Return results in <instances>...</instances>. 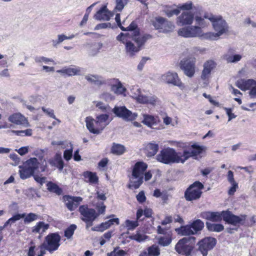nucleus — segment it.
<instances>
[{"instance_id": "6e6d98bb", "label": "nucleus", "mask_w": 256, "mask_h": 256, "mask_svg": "<svg viewBox=\"0 0 256 256\" xmlns=\"http://www.w3.org/2000/svg\"><path fill=\"white\" fill-rule=\"evenodd\" d=\"M256 81L252 79L248 80H244V90H251L254 84H256Z\"/></svg>"}, {"instance_id": "ea45409f", "label": "nucleus", "mask_w": 256, "mask_h": 256, "mask_svg": "<svg viewBox=\"0 0 256 256\" xmlns=\"http://www.w3.org/2000/svg\"><path fill=\"white\" fill-rule=\"evenodd\" d=\"M20 177L22 179L24 180L30 178L31 176L33 175L34 172L32 170L28 168L26 166L24 165V167L19 170Z\"/></svg>"}, {"instance_id": "8fccbe9b", "label": "nucleus", "mask_w": 256, "mask_h": 256, "mask_svg": "<svg viewBox=\"0 0 256 256\" xmlns=\"http://www.w3.org/2000/svg\"><path fill=\"white\" fill-rule=\"evenodd\" d=\"M12 132L18 136H30L32 134V130L27 129L24 130H12Z\"/></svg>"}, {"instance_id": "20e7f679", "label": "nucleus", "mask_w": 256, "mask_h": 256, "mask_svg": "<svg viewBox=\"0 0 256 256\" xmlns=\"http://www.w3.org/2000/svg\"><path fill=\"white\" fill-rule=\"evenodd\" d=\"M148 168L147 164L142 162H138L134 164L132 176L130 178V184L128 186L130 188H138L142 184L144 180V172Z\"/></svg>"}, {"instance_id": "5fc2aeb1", "label": "nucleus", "mask_w": 256, "mask_h": 256, "mask_svg": "<svg viewBox=\"0 0 256 256\" xmlns=\"http://www.w3.org/2000/svg\"><path fill=\"white\" fill-rule=\"evenodd\" d=\"M109 116L107 114H102L96 116V124L100 125L101 124L106 122L108 120Z\"/></svg>"}, {"instance_id": "9d476101", "label": "nucleus", "mask_w": 256, "mask_h": 256, "mask_svg": "<svg viewBox=\"0 0 256 256\" xmlns=\"http://www.w3.org/2000/svg\"><path fill=\"white\" fill-rule=\"evenodd\" d=\"M216 240L212 237H206L197 244L198 250L203 256H206L208 252L215 246Z\"/></svg>"}, {"instance_id": "7c9ffc66", "label": "nucleus", "mask_w": 256, "mask_h": 256, "mask_svg": "<svg viewBox=\"0 0 256 256\" xmlns=\"http://www.w3.org/2000/svg\"><path fill=\"white\" fill-rule=\"evenodd\" d=\"M206 226L209 231L213 232H219L224 230V226L220 224H214L206 222Z\"/></svg>"}, {"instance_id": "39448f33", "label": "nucleus", "mask_w": 256, "mask_h": 256, "mask_svg": "<svg viewBox=\"0 0 256 256\" xmlns=\"http://www.w3.org/2000/svg\"><path fill=\"white\" fill-rule=\"evenodd\" d=\"M134 34L132 37V39L136 45L135 46L133 42L130 41L126 42L125 44L126 53L130 57L134 56L136 53L138 52L146 41L152 38L149 34L142 36L137 32H134Z\"/></svg>"}, {"instance_id": "79ce46f5", "label": "nucleus", "mask_w": 256, "mask_h": 256, "mask_svg": "<svg viewBox=\"0 0 256 256\" xmlns=\"http://www.w3.org/2000/svg\"><path fill=\"white\" fill-rule=\"evenodd\" d=\"M242 56L240 54L230 55L226 54L224 56V60L228 63H235L240 61L242 58Z\"/></svg>"}, {"instance_id": "603ef678", "label": "nucleus", "mask_w": 256, "mask_h": 256, "mask_svg": "<svg viewBox=\"0 0 256 256\" xmlns=\"http://www.w3.org/2000/svg\"><path fill=\"white\" fill-rule=\"evenodd\" d=\"M132 96L136 100L141 94L140 88L137 86H132L130 89Z\"/></svg>"}, {"instance_id": "e2e57ef3", "label": "nucleus", "mask_w": 256, "mask_h": 256, "mask_svg": "<svg viewBox=\"0 0 256 256\" xmlns=\"http://www.w3.org/2000/svg\"><path fill=\"white\" fill-rule=\"evenodd\" d=\"M42 110L44 112H45L50 117L52 118H54L55 120H56V116L54 114V110H52L50 108H46L44 107H42Z\"/></svg>"}, {"instance_id": "e433bc0d", "label": "nucleus", "mask_w": 256, "mask_h": 256, "mask_svg": "<svg viewBox=\"0 0 256 256\" xmlns=\"http://www.w3.org/2000/svg\"><path fill=\"white\" fill-rule=\"evenodd\" d=\"M132 240H134L138 242H141L146 240L148 236L144 234L137 231L136 234H132L129 236Z\"/></svg>"}, {"instance_id": "c03bdc74", "label": "nucleus", "mask_w": 256, "mask_h": 256, "mask_svg": "<svg viewBox=\"0 0 256 256\" xmlns=\"http://www.w3.org/2000/svg\"><path fill=\"white\" fill-rule=\"evenodd\" d=\"M24 224H29L38 219V216L34 213L30 212L28 214H26L24 218Z\"/></svg>"}, {"instance_id": "69168bd1", "label": "nucleus", "mask_w": 256, "mask_h": 256, "mask_svg": "<svg viewBox=\"0 0 256 256\" xmlns=\"http://www.w3.org/2000/svg\"><path fill=\"white\" fill-rule=\"evenodd\" d=\"M24 193L28 198H32L34 196L35 190L32 188H28V189L25 190L24 191Z\"/></svg>"}, {"instance_id": "cd10ccee", "label": "nucleus", "mask_w": 256, "mask_h": 256, "mask_svg": "<svg viewBox=\"0 0 256 256\" xmlns=\"http://www.w3.org/2000/svg\"><path fill=\"white\" fill-rule=\"evenodd\" d=\"M85 78L88 82L98 86L104 83L102 78L98 75L88 74L85 76Z\"/></svg>"}, {"instance_id": "6ab92c4d", "label": "nucleus", "mask_w": 256, "mask_h": 256, "mask_svg": "<svg viewBox=\"0 0 256 256\" xmlns=\"http://www.w3.org/2000/svg\"><path fill=\"white\" fill-rule=\"evenodd\" d=\"M194 14L190 12H183L177 18L176 24L179 26L191 24L194 20Z\"/></svg>"}, {"instance_id": "2f4dec72", "label": "nucleus", "mask_w": 256, "mask_h": 256, "mask_svg": "<svg viewBox=\"0 0 256 256\" xmlns=\"http://www.w3.org/2000/svg\"><path fill=\"white\" fill-rule=\"evenodd\" d=\"M46 186L48 190L50 192L54 193L58 196H60L62 194V189L56 184L52 182H48L46 184Z\"/></svg>"}, {"instance_id": "6e6552de", "label": "nucleus", "mask_w": 256, "mask_h": 256, "mask_svg": "<svg viewBox=\"0 0 256 256\" xmlns=\"http://www.w3.org/2000/svg\"><path fill=\"white\" fill-rule=\"evenodd\" d=\"M195 240L194 237L190 236L179 240L175 246L176 250L180 254L186 256H190L193 250V246L191 242H194Z\"/></svg>"}, {"instance_id": "a18cd8bd", "label": "nucleus", "mask_w": 256, "mask_h": 256, "mask_svg": "<svg viewBox=\"0 0 256 256\" xmlns=\"http://www.w3.org/2000/svg\"><path fill=\"white\" fill-rule=\"evenodd\" d=\"M119 248L118 246L115 248L113 251L108 253V256H124L126 254V252Z\"/></svg>"}, {"instance_id": "37998d69", "label": "nucleus", "mask_w": 256, "mask_h": 256, "mask_svg": "<svg viewBox=\"0 0 256 256\" xmlns=\"http://www.w3.org/2000/svg\"><path fill=\"white\" fill-rule=\"evenodd\" d=\"M152 256H158L160 254V250L158 246L153 244L147 248V252Z\"/></svg>"}, {"instance_id": "4468645a", "label": "nucleus", "mask_w": 256, "mask_h": 256, "mask_svg": "<svg viewBox=\"0 0 256 256\" xmlns=\"http://www.w3.org/2000/svg\"><path fill=\"white\" fill-rule=\"evenodd\" d=\"M196 59L189 58L180 61V69L185 75L189 78L192 77L195 74Z\"/></svg>"}, {"instance_id": "de8ad7c7", "label": "nucleus", "mask_w": 256, "mask_h": 256, "mask_svg": "<svg viewBox=\"0 0 256 256\" xmlns=\"http://www.w3.org/2000/svg\"><path fill=\"white\" fill-rule=\"evenodd\" d=\"M205 19L206 18H204H204L198 16H196L195 17L196 23L198 25V26H200V28H204L209 24V22H206Z\"/></svg>"}, {"instance_id": "3c124183", "label": "nucleus", "mask_w": 256, "mask_h": 256, "mask_svg": "<svg viewBox=\"0 0 256 256\" xmlns=\"http://www.w3.org/2000/svg\"><path fill=\"white\" fill-rule=\"evenodd\" d=\"M138 226V224L136 220L132 221L127 220L125 221V226L128 230H134Z\"/></svg>"}, {"instance_id": "f03ea898", "label": "nucleus", "mask_w": 256, "mask_h": 256, "mask_svg": "<svg viewBox=\"0 0 256 256\" xmlns=\"http://www.w3.org/2000/svg\"><path fill=\"white\" fill-rule=\"evenodd\" d=\"M204 18L210 20L216 32H208L203 34L204 40H215L228 30V26L226 21L221 16H214L211 14H205Z\"/></svg>"}, {"instance_id": "0e129e2a", "label": "nucleus", "mask_w": 256, "mask_h": 256, "mask_svg": "<svg viewBox=\"0 0 256 256\" xmlns=\"http://www.w3.org/2000/svg\"><path fill=\"white\" fill-rule=\"evenodd\" d=\"M137 200L140 203H142L146 200V197L143 191L140 192L136 196Z\"/></svg>"}, {"instance_id": "c756f323", "label": "nucleus", "mask_w": 256, "mask_h": 256, "mask_svg": "<svg viewBox=\"0 0 256 256\" xmlns=\"http://www.w3.org/2000/svg\"><path fill=\"white\" fill-rule=\"evenodd\" d=\"M178 234L182 236H190L194 234L190 224L182 226L176 229Z\"/></svg>"}, {"instance_id": "9b49d317", "label": "nucleus", "mask_w": 256, "mask_h": 256, "mask_svg": "<svg viewBox=\"0 0 256 256\" xmlns=\"http://www.w3.org/2000/svg\"><path fill=\"white\" fill-rule=\"evenodd\" d=\"M152 24L155 29L159 30L160 32L164 33L172 32L174 28V26L172 22L160 16L155 18L152 21Z\"/></svg>"}, {"instance_id": "052dcab7", "label": "nucleus", "mask_w": 256, "mask_h": 256, "mask_svg": "<svg viewBox=\"0 0 256 256\" xmlns=\"http://www.w3.org/2000/svg\"><path fill=\"white\" fill-rule=\"evenodd\" d=\"M106 206L102 202H101L100 203H98L96 205V208L98 210V212H97L98 214V216L100 214H104L106 210Z\"/></svg>"}, {"instance_id": "aec40b11", "label": "nucleus", "mask_w": 256, "mask_h": 256, "mask_svg": "<svg viewBox=\"0 0 256 256\" xmlns=\"http://www.w3.org/2000/svg\"><path fill=\"white\" fill-rule=\"evenodd\" d=\"M8 120L9 122L16 125H22L25 126H28V123L26 118L20 113H16L10 116Z\"/></svg>"}, {"instance_id": "c85d7f7f", "label": "nucleus", "mask_w": 256, "mask_h": 256, "mask_svg": "<svg viewBox=\"0 0 256 256\" xmlns=\"http://www.w3.org/2000/svg\"><path fill=\"white\" fill-rule=\"evenodd\" d=\"M111 90L116 94H122L125 96L124 93L126 89L124 86L122 82L118 80L116 84L112 86Z\"/></svg>"}, {"instance_id": "680f3d73", "label": "nucleus", "mask_w": 256, "mask_h": 256, "mask_svg": "<svg viewBox=\"0 0 256 256\" xmlns=\"http://www.w3.org/2000/svg\"><path fill=\"white\" fill-rule=\"evenodd\" d=\"M72 156V148H71L70 150H66L64 151V158L68 161L70 160Z\"/></svg>"}, {"instance_id": "b1692460", "label": "nucleus", "mask_w": 256, "mask_h": 256, "mask_svg": "<svg viewBox=\"0 0 256 256\" xmlns=\"http://www.w3.org/2000/svg\"><path fill=\"white\" fill-rule=\"evenodd\" d=\"M158 150V144L156 142L148 143L146 147V154L148 157L154 156Z\"/></svg>"}, {"instance_id": "4c0bfd02", "label": "nucleus", "mask_w": 256, "mask_h": 256, "mask_svg": "<svg viewBox=\"0 0 256 256\" xmlns=\"http://www.w3.org/2000/svg\"><path fill=\"white\" fill-rule=\"evenodd\" d=\"M74 37V34H72L70 36H66L64 34H58V40H52V46L54 47H56L58 44L62 43V42L66 40H72Z\"/></svg>"}, {"instance_id": "423d86ee", "label": "nucleus", "mask_w": 256, "mask_h": 256, "mask_svg": "<svg viewBox=\"0 0 256 256\" xmlns=\"http://www.w3.org/2000/svg\"><path fill=\"white\" fill-rule=\"evenodd\" d=\"M79 212L81 220L86 224V228L88 230L92 226L93 222L98 216V214L94 208H89L87 205H82L79 207Z\"/></svg>"}, {"instance_id": "412c9836", "label": "nucleus", "mask_w": 256, "mask_h": 256, "mask_svg": "<svg viewBox=\"0 0 256 256\" xmlns=\"http://www.w3.org/2000/svg\"><path fill=\"white\" fill-rule=\"evenodd\" d=\"M86 126L88 130L94 134H99L100 131L96 128V126L98 125L96 124V121L90 117H86Z\"/></svg>"}, {"instance_id": "bf43d9fd", "label": "nucleus", "mask_w": 256, "mask_h": 256, "mask_svg": "<svg viewBox=\"0 0 256 256\" xmlns=\"http://www.w3.org/2000/svg\"><path fill=\"white\" fill-rule=\"evenodd\" d=\"M35 62L36 63H40L42 62H54V60L52 58H48L44 56H37L34 58Z\"/></svg>"}, {"instance_id": "dca6fc26", "label": "nucleus", "mask_w": 256, "mask_h": 256, "mask_svg": "<svg viewBox=\"0 0 256 256\" xmlns=\"http://www.w3.org/2000/svg\"><path fill=\"white\" fill-rule=\"evenodd\" d=\"M162 80L167 84H170L180 88L183 86V84L175 72H168L162 76Z\"/></svg>"}, {"instance_id": "58836bf2", "label": "nucleus", "mask_w": 256, "mask_h": 256, "mask_svg": "<svg viewBox=\"0 0 256 256\" xmlns=\"http://www.w3.org/2000/svg\"><path fill=\"white\" fill-rule=\"evenodd\" d=\"M38 162L37 158H31L28 160L26 163L24 164L28 168L32 170L34 173L35 170L38 168Z\"/></svg>"}, {"instance_id": "13d9d810", "label": "nucleus", "mask_w": 256, "mask_h": 256, "mask_svg": "<svg viewBox=\"0 0 256 256\" xmlns=\"http://www.w3.org/2000/svg\"><path fill=\"white\" fill-rule=\"evenodd\" d=\"M55 161L56 162V166L60 170H62L64 168V162L60 156L56 155Z\"/></svg>"}, {"instance_id": "ddd939ff", "label": "nucleus", "mask_w": 256, "mask_h": 256, "mask_svg": "<svg viewBox=\"0 0 256 256\" xmlns=\"http://www.w3.org/2000/svg\"><path fill=\"white\" fill-rule=\"evenodd\" d=\"M112 112L118 118H122L125 121L131 122L136 120L138 116L136 113H132L124 106H116Z\"/></svg>"}, {"instance_id": "5701e85b", "label": "nucleus", "mask_w": 256, "mask_h": 256, "mask_svg": "<svg viewBox=\"0 0 256 256\" xmlns=\"http://www.w3.org/2000/svg\"><path fill=\"white\" fill-rule=\"evenodd\" d=\"M136 100L140 104H149L155 105L157 101V98L155 96H146L140 94Z\"/></svg>"}, {"instance_id": "c9c22d12", "label": "nucleus", "mask_w": 256, "mask_h": 256, "mask_svg": "<svg viewBox=\"0 0 256 256\" xmlns=\"http://www.w3.org/2000/svg\"><path fill=\"white\" fill-rule=\"evenodd\" d=\"M102 46V44H94L90 46L89 50H88V56H96L99 53L100 50Z\"/></svg>"}, {"instance_id": "72a5a7b5", "label": "nucleus", "mask_w": 256, "mask_h": 256, "mask_svg": "<svg viewBox=\"0 0 256 256\" xmlns=\"http://www.w3.org/2000/svg\"><path fill=\"white\" fill-rule=\"evenodd\" d=\"M190 224L194 234L200 231L204 227V223L200 219L194 220Z\"/></svg>"}, {"instance_id": "f3484780", "label": "nucleus", "mask_w": 256, "mask_h": 256, "mask_svg": "<svg viewBox=\"0 0 256 256\" xmlns=\"http://www.w3.org/2000/svg\"><path fill=\"white\" fill-rule=\"evenodd\" d=\"M63 199L66 208L70 211L74 210L79 203L82 200V198L80 196H64Z\"/></svg>"}, {"instance_id": "4be33fe9", "label": "nucleus", "mask_w": 256, "mask_h": 256, "mask_svg": "<svg viewBox=\"0 0 256 256\" xmlns=\"http://www.w3.org/2000/svg\"><path fill=\"white\" fill-rule=\"evenodd\" d=\"M81 68L78 66H74L64 68L62 70H57L58 73L66 74L68 76H78L80 74Z\"/></svg>"}, {"instance_id": "09e8293b", "label": "nucleus", "mask_w": 256, "mask_h": 256, "mask_svg": "<svg viewBox=\"0 0 256 256\" xmlns=\"http://www.w3.org/2000/svg\"><path fill=\"white\" fill-rule=\"evenodd\" d=\"M108 228H109L108 223L106 222L92 228V230L102 232Z\"/></svg>"}, {"instance_id": "f257e3e1", "label": "nucleus", "mask_w": 256, "mask_h": 256, "mask_svg": "<svg viewBox=\"0 0 256 256\" xmlns=\"http://www.w3.org/2000/svg\"><path fill=\"white\" fill-rule=\"evenodd\" d=\"M200 216L214 222H220L223 220L226 224L232 226L243 225L247 216L246 214L234 215L228 210L218 212H205L200 214Z\"/></svg>"}, {"instance_id": "2eb2a0df", "label": "nucleus", "mask_w": 256, "mask_h": 256, "mask_svg": "<svg viewBox=\"0 0 256 256\" xmlns=\"http://www.w3.org/2000/svg\"><path fill=\"white\" fill-rule=\"evenodd\" d=\"M216 63L213 60L206 61L203 65L200 79L203 80V86H206L208 84L209 78L212 71L216 68Z\"/></svg>"}, {"instance_id": "7ed1b4c3", "label": "nucleus", "mask_w": 256, "mask_h": 256, "mask_svg": "<svg viewBox=\"0 0 256 256\" xmlns=\"http://www.w3.org/2000/svg\"><path fill=\"white\" fill-rule=\"evenodd\" d=\"M188 153L177 152L174 148H167L160 151L156 156L158 162L166 164L174 163H184L188 158Z\"/></svg>"}, {"instance_id": "1a4fd4ad", "label": "nucleus", "mask_w": 256, "mask_h": 256, "mask_svg": "<svg viewBox=\"0 0 256 256\" xmlns=\"http://www.w3.org/2000/svg\"><path fill=\"white\" fill-rule=\"evenodd\" d=\"M60 236L57 233H52L45 238V240L42 243V247L50 253L57 250L60 246Z\"/></svg>"}, {"instance_id": "f8f14e48", "label": "nucleus", "mask_w": 256, "mask_h": 256, "mask_svg": "<svg viewBox=\"0 0 256 256\" xmlns=\"http://www.w3.org/2000/svg\"><path fill=\"white\" fill-rule=\"evenodd\" d=\"M178 36L184 38L200 37L203 39L202 29L198 26H188L180 28L178 32Z\"/></svg>"}, {"instance_id": "a878e982", "label": "nucleus", "mask_w": 256, "mask_h": 256, "mask_svg": "<svg viewBox=\"0 0 256 256\" xmlns=\"http://www.w3.org/2000/svg\"><path fill=\"white\" fill-rule=\"evenodd\" d=\"M192 148L193 150L190 152L186 150H184L183 152L188 153V158L191 156H197L202 154V151L205 150H206V146H200L196 144H192Z\"/></svg>"}, {"instance_id": "4d7b16f0", "label": "nucleus", "mask_w": 256, "mask_h": 256, "mask_svg": "<svg viewBox=\"0 0 256 256\" xmlns=\"http://www.w3.org/2000/svg\"><path fill=\"white\" fill-rule=\"evenodd\" d=\"M193 8V4L191 1L188 2L184 4H179L178 8L182 10H190Z\"/></svg>"}, {"instance_id": "0eeeda50", "label": "nucleus", "mask_w": 256, "mask_h": 256, "mask_svg": "<svg viewBox=\"0 0 256 256\" xmlns=\"http://www.w3.org/2000/svg\"><path fill=\"white\" fill-rule=\"evenodd\" d=\"M204 188L203 184L199 181H196L186 190L184 198L188 201L199 199L202 194V190Z\"/></svg>"}, {"instance_id": "864d4df0", "label": "nucleus", "mask_w": 256, "mask_h": 256, "mask_svg": "<svg viewBox=\"0 0 256 256\" xmlns=\"http://www.w3.org/2000/svg\"><path fill=\"white\" fill-rule=\"evenodd\" d=\"M116 6L115 9L120 12L124 8V6L128 4L126 0H116Z\"/></svg>"}, {"instance_id": "bb28decb", "label": "nucleus", "mask_w": 256, "mask_h": 256, "mask_svg": "<svg viewBox=\"0 0 256 256\" xmlns=\"http://www.w3.org/2000/svg\"><path fill=\"white\" fill-rule=\"evenodd\" d=\"M49 228V224L43 222H40L32 227V232L36 234H42L45 232Z\"/></svg>"}, {"instance_id": "a211bd4d", "label": "nucleus", "mask_w": 256, "mask_h": 256, "mask_svg": "<svg viewBox=\"0 0 256 256\" xmlns=\"http://www.w3.org/2000/svg\"><path fill=\"white\" fill-rule=\"evenodd\" d=\"M112 16L113 14L108 10L106 6H104L96 12L94 16V18L100 21H108Z\"/></svg>"}, {"instance_id": "473e14b6", "label": "nucleus", "mask_w": 256, "mask_h": 256, "mask_svg": "<svg viewBox=\"0 0 256 256\" xmlns=\"http://www.w3.org/2000/svg\"><path fill=\"white\" fill-rule=\"evenodd\" d=\"M110 150L111 152L114 154L122 155L126 151V148L122 144L113 143Z\"/></svg>"}, {"instance_id": "338daca9", "label": "nucleus", "mask_w": 256, "mask_h": 256, "mask_svg": "<svg viewBox=\"0 0 256 256\" xmlns=\"http://www.w3.org/2000/svg\"><path fill=\"white\" fill-rule=\"evenodd\" d=\"M224 110L226 112L227 115L228 116V121H230L232 119H234L236 118V116L235 115L234 113H232V108H224Z\"/></svg>"}, {"instance_id": "49530a36", "label": "nucleus", "mask_w": 256, "mask_h": 256, "mask_svg": "<svg viewBox=\"0 0 256 256\" xmlns=\"http://www.w3.org/2000/svg\"><path fill=\"white\" fill-rule=\"evenodd\" d=\"M76 228V226L72 224L68 228L64 231V236L68 238H70L74 234V230Z\"/></svg>"}, {"instance_id": "f704fd0d", "label": "nucleus", "mask_w": 256, "mask_h": 256, "mask_svg": "<svg viewBox=\"0 0 256 256\" xmlns=\"http://www.w3.org/2000/svg\"><path fill=\"white\" fill-rule=\"evenodd\" d=\"M85 178L88 179V182L92 184H96L98 182V177L96 174L91 172H85L83 174Z\"/></svg>"}, {"instance_id": "a19ab883", "label": "nucleus", "mask_w": 256, "mask_h": 256, "mask_svg": "<svg viewBox=\"0 0 256 256\" xmlns=\"http://www.w3.org/2000/svg\"><path fill=\"white\" fill-rule=\"evenodd\" d=\"M171 232H169L166 236H161L158 238V244L164 246H168L172 242Z\"/></svg>"}, {"instance_id": "393cba45", "label": "nucleus", "mask_w": 256, "mask_h": 256, "mask_svg": "<svg viewBox=\"0 0 256 256\" xmlns=\"http://www.w3.org/2000/svg\"><path fill=\"white\" fill-rule=\"evenodd\" d=\"M143 120L142 122L148 127H152L154 125H156L158 121V117H155L152 115L144 114Z\"/></svg>"}, {"instance_id": "774afa93", "label": "nucleus", "mask_w": 256, "mask_h": 256, "mask_svg": "<svg viewBox=\"0 0 256 256\" xmlns=\"http://www.w3.org/2000/svg\"><path fill=\"white\" fill-rule=\"evenodd\" d=\"M26 216V214H18L14 216H13L12 218H10L13 222L14 223L16 221L20 220L21 218H24Z\"/></svg>"}]
</instances>
